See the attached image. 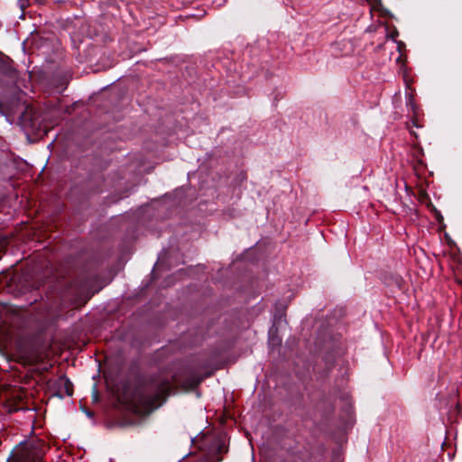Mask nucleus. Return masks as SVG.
I'll return each instance as SVG.
<instances>
[{
    "label": "nucleus",
    "instance_id": "3",
    "mask_svg": "<svg viewBox=\"0 0 462 462\" xmlns=\"http://www.w3.org/2000/svg\"><path fill=\"white\" fill-rule=\"evenodd\" d=\"M19 119L24 128H28L36 133L41 131L45 132V128L42 127L43 119L40 112L32 106H26Z\"/></svg>",
    "mask_w": 462,
    "mask_h": 462
},
{
    "label": "nucleus",
    "instance_id": "13",
    "mask_svg": "<svg viewBox=\"0 0 462 462\" xmlns=\"http://www.w3.org/2000/svg\"><path fill=\"white\" fill-rule=\"evenodd\" d=\"M270 343L272 345H279L280 344V340L278 338L274 337H272L270 338Z\"/></svg>",
    "mask_w": 462,
    "mask_h": 462
},
{
    "label": "nucleus",
    "instance_id": "4",
    "mask_svg": "<svg viewBox=\"0 0 462 462\" xmlns=\"http://www.w3.org/2000/svg\"><path fill=\"white\" fill-rule=\"evenodd\" d=\"M18 79V71L13 65V60L0 53V84H14Z\"/></svg>",
    "mask_w": 462,
    "mask_h": 462
},
{
    "label": "nucleus",
    "instance_id": "8",
    "mask_svg": "<svg viewBox=\"0 0 462 462\" xmlns=\"http://www.w3.org/2000/svg\"><path fill=\"white\" fill-rule=\"evenodd\" d=\"M202 382V378L199 377L197 375H191L190 377L187 378L185 382V387L189 389H195L198 387Z\"/></svg>",
    "mask_w": 462,
    "mask_h": 462
},
{
    "label": "nucleus",
    "instance_id": "6",
    "mask_svg": "<svg viewBox=\"0 0 462 462\" xmlns=\"http://www.w3.org/2000/svg\"><path fill=\"white\" fill-rule=\"evenodd\" d=\"M346 416H347L346 421L343 423V425L340 427V429L338 430V436H337V442H339L343 439L346 429L353 424L352 411H347Z\"/></svg>",
    "mask_w": 462,
    "mask_h": 462
},
{
    "label": "nucleus",
    "instance_id": "11",
    "mask_svg": "<svg viewBox=\"0 0 462 462\" xmlns=\"http://www.w3.org/2000/svg\"><path fill=\"white\" fill-rule=\"evenodd\" d=\"M92 398H93V402H97L99 401V393L96 388V386L94 385V388H93V393H92Z\"/></svg>",
    "mask_w": 462,
    "mask_h": 462
},
{
    "label": "nucleus",
    "instance_id": "1",
    "mask_svg": "<svg viewBox=\"0 0 462 462\" xmlns=\"http://www.w3.org/2000/svg\"><path fill=\"white\" fill-rule=\"evenodd\" d=\"M175 376L172 380L163 377L161 374H152L143 383V391L140 393V400L150 409H154L166 402L172 393Z\"/></svg>",
    "mask_w": 462,
    "mask_h": 462
},
{
    "label": "nucleus",
    "instance_id": "9",
    "mask_svg": "<svg viewBox=\"0 0 462 462\" xmlns=\"http://www.w3.org/2000/svg\"><path fill=\"white\" fill-rule=\"evenodd\" d=\"M342 449L340 447H337L332 451L331 462H342Z\"/></svg>",
    "mask_w": 462,
    "mask_h": 462
},
{
    "label": "nucleus",
    "instance_id": "5",
    "mask_svg": "<svg viewBox=\"0 0 462 462\" xmlns=\"http://www.w3.org/2000/svg\"><path fill=\"white\" fill-rule=\"evenodd\" d=\"M71 74L69 70L56 71L50 79V87L57 93H62L68 87Z\"/></svg>",
    "mask_w": 462,
    "mask_h": 462
},
{
    "label": "nucleus",
    "instance_id": "12",
    "mask_svg": "<svg viewBox=\"0 0 462 462\" xmlns=\"http://www.w3.org/2000/svg\"><path fill=\"white\" fill-rule=\"evenodd\" d=\"M0 113L2 115L6 114L5 105L3 102H0Z\"/></svg>",
    "mask_w": 462,
    "mask_h": 462
},
{
    "label": "nucleus",
    "instance_id": "14",
    "mask_svg": "<svg viewBox=\"0 0 462 462\" xmlns=\"http://www.w3.org/2000/svg\"><path fill=\"white\" fill-rule=\"evenodd\" d=\"M87 415H88V416H93V415H94V413H93V412H91V411H88V412H87Z\"/></svg>",
    "mask_w": 462,
    "mask_h": 462
},
{
    "label": "nucleus",
    "instance_id": "10",
    "mask_svg": "<svg viewBox=\"0 0 462 462\" xmlns=\"http://www.w3.org/2000/svg\"><path fill=\"white\" fill-rule=\"evenodd\" d=\"M6 285L7 286H11L12 283H15L16 281L18 280V275L17 274H13L11 275L10 277L6 276Z\"/></svg>",
    "mask_w": 462,
    "mask_h": 462
},
{
    "label": "nucleus",
    "instance_id": "7",
    "mask_svg": "<svg viewBox=\"0 0 462 462\" xmlns=\"http://www.w3.org/2000/svg\"><path fill=\"white\" fill-rule=\"evenodd\" d=\"M227 447L221 442L217 443L215 447V453L213 457H216V460L212 462H221L223 460V454L227 453Z\"/></svg>",
    "mask_w": 462,
    "mask_h": 462
},
{
    "label": "nucleus",
    "instance_id": "15",
    "mask_svg": "<svg viewBox=\"0 0 462 462\" xmlns=\"http://www.w3.org/2000/svg\"><path fill=\"white\" fill-rule=\"evenodd\" d=\"M33 462H41V461H40V459H39V458H37V459H34V461H33Z\"/></svg>",
    "mask_w": 462,
    "mask_h": 462
},
{
    "label": "nucleus",
    "instance_id": "2",
    "mask_svg": "<svg viewBox=\"0 0 462 462\" xmlns=\"http://www.w3.org/2000/svg\"><path fill=\"white\" fill-rule=\"evenodd\" d=\"M46 388L52 396L60 399H63L64 394L72 396L74 393V385L65 374L60 375L57 379H49L46 382Z\"/></svg>",
    "mask_w": 462,
    "mask_h": 462
}]
</instances>
